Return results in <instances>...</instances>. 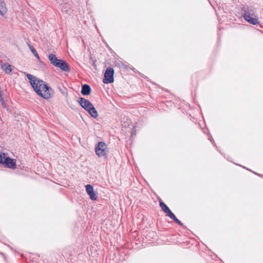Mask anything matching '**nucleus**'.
Instances as JSON below:
<instances>
[{
    "mask_svg": "<svg viewBox=\"0 0 263 263\" xmlns=\"http://www.w3.org/2000/svg\"><path fill=\"white\" fill-rule=\"evenodd\" d=\"M24 73L29 80L34 91L39 96L46 100L53 96L54 91L46 82L32 74L26 72Z\"/></svg>",
    "mask_w": 263,
    "mask_h": 263,
    "instance_id": "f257e3e1",
    "label": "nucleus"
},
{
    "mask_svg": "<svg viewBox=\"0 0 263 263\" xmlns=\"http://www.w3.org/2000/svg\"><path fill=\"white\" fill-rule=\"evenodd\" d=\"M242 14L244 19L249 23L256 25L259 24L258 16L255 14L252 7L245 6L242 8Z\"/></svg>",
    "mask_w": 263,
    "mask_h": 263,
    "instance_id": "f03ea898",
    "label": "nucleus"
},
{
    "mask_svg": "<svg viewBox=\"0 0 263 263\" xmlns=\"http://www.w3.org/2000/svg\"><path fill=\"white\" fill-rule=\"evenodd\" d=\"M78 102L80 105L87 111L91 117L96 118L98 116L97 110L89 100L84 98H80Z\"/></svg>",
    "mask_w": 263,
    "mask_h": 263,
    "instance_id": "7ed1b4c3",
    "label": "nucleus"
},
{
    "mask_svg": "<svg viewBox=\"0 0 263 263\" xmlns=\"http://www.w3.org/2000/svg\"><path fill=\"white\" fill-rule=\"evenodd\" d=\"M0 163L5 167L15 169L16 168V162L14 159H11L4 153H0Z\"/></svg>",
    "mask_w": 263,
    "mask_h": 263,
    "instance_id": "20e7f679",
    "label": "nucleus"
},
{
    "mask_svg": "<svg viewBox=\"0 0 263 263\" xmlns=\"http://www.w3.org/2000/svg\"><path fill=\"white\" fill-rule=\"evenodd\" d=\"M95 152L99 157L105 156L108 152L106 144L103 142H99L96 145Z\"/></svg>",
    "mask_w": 263,
    "mask_h": 263,
    "instance_id": "39448f33",
    "label": "nucleus"
},
{
    "mask_svg": "<svg viewBox=\"0 0 263 263\" xmlns=\"http://www.w3.org/2000/svg\"><path fill=\"white\" fill-rule=\"evenodd\" d=\"M114 70L113 68L111 67H108L106 69L104 77L103 79V82L104 84H108L112 83L114 81Z\"/></svg>",
    "mask_w": 263,
    "mask_h": 263,
    "instance_id": "423d86ee",
    "label": "nucleus"
},
{
    "mask_svg": "<svg viewBox=\"0 0 263 263\" xmlns=\"http://www.w3.org/2000/svg\"><path fill=\"white\" fill-rule=\"evenodd\" d=\"M55 66L60 68L61 70L65 71L66 72H69L70 71V68L68 64L66 63L65 61L59 60L58 63L55 64Z\"/></svg>",
    "mask_w": 263,
    "mask_h": 263,
    "instance_id": "0eeeda50",
    "label": "nucleus"
},
{
    "mask_svg": "<svg viewBox=\"0 0 263 263\" xmlns=\"http://www.w3.org/2000/svg\"><path fill=\"white\" fill-rule=\"evenodd\" d=\"M85 187L86 191L87 193L89 195L90 198L92 200H96L97 198V196H96V194L93 191V187L90 184L86 185Z\"/></svg>",
    "mask_w": 263,
    "mask_h": 263,
    "instance_id": "6e6552de",
    "label": "nucleus"
},
{
    "mask_svg": "<svg viewBox=\"0 0 263 263\" xmlns=\"http://www.w3.org/2000/svg\"><path fill=\"white\" fill-rule=\"evenodd\" d=\"M91 92V88L87 84L82 85L81 92L83 95H88Z\"/></svg>",
    "mask_w": 263,
    "mask_h": 263,
    "instance_id": "1a4fd4ad",
    "label": "nucleus"
},
{
    "mask_svg": "<svg viewBox=\"0 0 263 263\" xmlns=\"http://www.w3.org/2000/svg\"><path fill=\"white\" fill-rule=\"evenodd\" d=\"M48 59L49 60L50 63L55 66L57 63H58L59 59H58L55 55L52 53H51L48 56Z\"/></svg>",
    "mask_w": 263,
    "mask_h": 263,
    "instance_id": "9d476101",
    "label": "nucleus"
},
{
    "mask_svg": "<svg viewBox=\"0 0 263 263\" xmlns=\"http://www.w3.org/2000/svg\"><path fill=\"white\" fill-rule=\"evenodd\" d=\"M11 65L8 64H2V69L8 73H9L12 71Z\"/></svg>",
    "mask_w": 263,
    "mask_h": 263,
    "instance_id": "9b49d317",
    "label": "nucleus"
},
{
    "mask_svg": "<svg viewBox=\"0 0 263 263\" xmlns=\"http://www.w3.org/2000/svg\"><path fill=\"white\" fill-rule=\"evenodd\" d=\"M28 46L29 47V49H30L32 53L33 54V55L38 59H40V57L37 54V52L36 50L35 49V48L30 44H28Z\"/></svg>",
    "mask_w": 263,
    "mask_h": 263,
    "instance_id": "f8f14e48",
    "label": "nucleus"
},
{
    "mask_svg": "<svg viewBox=\"0 0 263 263\" xmlns=\"http://www.w3.org/2000/svg\"><path fill=\"white\" fill-rule=\"evenodd\" d=\"M160 206L162 211L165 213L166 211L170 209L168 206L162 201L160 202Z\"/></svg>",
    "mask_w": 263,
    "mask_h": 263,
    "instance_id": "ddd939ff",
    "label": "nucleus"
},
{
    "mask_svg": "<svg viewBox=\"0 0 263 263\" xmlns=\"http://www.w3.org/2000/svg\"><path fill=\"white\" fill-rule=\"evenodd\" d=\"M165 213L172 219L175 217V215L172 213L170 209L166 211Z\"/></svg>",
    "mask_w": 263,
    "mask_h": 263,
    "instance_id": "4468645a",
    "label": "nucleus"
},
{
    "mask_svg": "<svg viewBox=\"0 0 263 263\" xmlns=\"http://www.w3.org/2000/svg\"><path fill=\"white\" fill-rule=\"evenodd\" d=\"M172 220H173L175 222H176L179 225L181 226H183V223L178 219H177L175 216V217L172 219Z\"/></svg>",
    "mask_w": 263,
    "mask_h": 263,
    "instance_id": "2eb2a0df",
    "label": "nucleus"
},
{
    "mask_svg": "<svg viewBox=\"0 0 263 263\" xmlns=\"http://www.w3.org/2000/svg\"><path fill=\"white\" fill-rule=\"evenodd\" d=\"M0 101L2 103V105H3V106L4 107L5 106V102H4V100L3 98H0Z\"/></svg>",
    "mask_w": 263,
    "mask_h": 263,
    "instance_id": "dca6fc26",
    "label": "nucleus"
},
{
    "mask_svg": "<svg viewBox=\"0 0 263 263\" xmlns=\"http://www.w3.org/2000/svg\"><path fill=\"white\" fill-rule=\"evenodd\" d=\"M2 10H1V9H0V14H3V12L4 11H5V8H2Z\"/></svg>",
    "mask_w": 263,
    "mask_h": 263,
    "instance_id": "f3484780",
    "label": "nucleus"
},
{
    "mask_svg": "<svg viewBox=\"0 0 263 263\" xmlns=\"http://www.w3.org/2000/svg\"><path fill=\"white\" fill-rule=\"evenodd\" d=\"M93 65L94 66H96V65H95V62H93Z\"/></svg>",
    "mask_w": 263,
    "mask_h": 263,
    "instance_id": "a211bd4d",
    "label": "nucleus"
}]
</instances>
